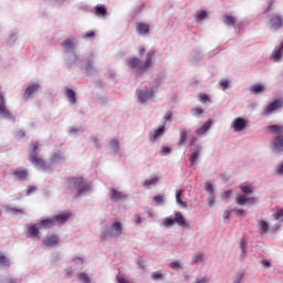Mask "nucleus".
Wrapping results in <instances>:
<instances>
[{
	"instance_id": "f257e3e1",
	"label": "nucleus",
	"mask_w": 283,
	"mask_h": 283,
	"mask_svg": "<svg viewBox=\"0 0 283 283\" xmlns=\"http://www.w3.org/2000/svg\"><path fill=\"white\" fill-rule=\"evenodd\" d=\"M155 59L156 52L149 50L145 56V61H140L138 57H130L127 60V65L130 69L136 70L139 74H145V72L153 67Z\"/></svg>"
},
{
	"instance_id": "f03ea898",
	"label": "nucleus",
	"mask_w": 283,
	"mask_h": 283,
	"mask_svg": "<svg viewBox=\"0 0 283 283\" xmlns=\"http://www.w3.org/2000/svg\"><path fill=\"white\" fill-rule=\"evenodd\" d=\"M64 187L69 191H74L75 189H77L75 198H78L82 195L90 192L92 189L91 185H84L83 177H70L69 179H66Z\"/></svg>"
},
{
	"instance_id": "7ed1b4c3",
	"label": "nucleus",
	"mask_w": 283,
	"mask_h": 283,
	"mask_svg": "<svg viewBox=\"0 0 283 283\" xmlns=\"http://www.w3.org/2000/svg\"><path fill=\"white\" fill-rule=\"evenodd\" d=\"M40 144L38 142L31 143V150L29 151V160L36 168L45 169L46 161L39 154Z\"/></svg>"
},
{
	"instance_id": "20e7f679",
	"label": "nucleus",
	"mask_w": 283,
	"mask_h": 283,
	"mask_svg": "<svg viewBox=\"0 0 283 283\" xmlns=\"http://www.w3.org/2000/svg\"><path fill=\"white\" fill-rule=\"evenodd\" d=\"M269 130L276 134V137H274V149L279 153H283V126L274 124L269 126Z\"/></svg>"
},
{
	"instance_id": "39448f33",
	"label": "nucleus",
	"mask_w": 283,
	"mask_h": 283,
	"mask_svg": "<svg viewBox=\"0 0 283 283\" xmlns=\"http://www.w3.org/2000/svg\"><path fill=\"white\" fill-rule=\"evenodd\" d=\"M136 95L140 104H146L154 98V91L148 87L137 88Z\"/></svg>"
},
{
	"instance_id": "423d86ee",
	"label": "nucleus",
	"mask_w": 283,
	"mask_h": 283,
	"mask_svg": "<svg viewBox=\"0 0 283 283\" xmlns=\"http://www.w3.org/2000/svg\"><path fill=\"white\" fill-rule=\"evenodd\" d=\"M235 203L240 207H243L245 205H255L256 199L255 197H248L247 195H238L235 197Z\"/></svg>"
},
{
	"instance_id": "0eeeda50",
	"label": "nucleus",
	"mask_w": 283,
	"mask_h": 283,
	"mask_svg": "<svg viewBox=\"0 0 283 283\" xmlns=\"http://www.w3.org/2000/svg\"><path fill=\"white\" fill-rule=\"evenodd\" d=\"M0 115L6 119L12 118V114L6 106V99H4V96L2 95V93H0Z\"/></svg>"
},
{
	"instance_id": "6e6552de",
	"label": "nucleus",
	"mask_w": 283,
	"mask_h": 283,
	"mask_svg": "<svg viewBox=\"0 0 283 283\" xmlns=\"http://www.w3.org/2000/svg\"><path fill=\"white\" fill-rule=\"evenodd\" d=\"M270 23H271V28L274 31L280 30L281 28H283V18H282V15H280V14L272 15V18L270 20Z\"/></svg>"
},
{
	"instance_id": "1a4fd4ad",
	"label": "nucleus",
	"mask_w": 283,
	"mask_h": 283,
	"mask_svg": "<svg viewBox=\"0 0 283 283\" xmlns=\"http://www.w3.org/2000/svg\"><path fill=\"white\" fill-rule=\"evenodd\" d=\"M282 107H283V102L281 99H276L265 107L264 115H270L273 112H275L276 109L282 108Z\"/></svg>"
},
{
	"instance_id": "9d476101",
	"label": "nucleus",
	"mask_w": 283,
	"mask_h": 283,
	"mask_svg": "<svg viewBox=\"0 0 283 283\" xmlns=\"http://www.w3.org/2000/svg\"><path fill=\"white\" fill-rule=\"evenodd\" d=\"M40 226L39 224H31L29 228H28V231H27V235L28 238H31V239H40Z\"/></svg>"
},
{
	"instance_id": "9b49d317",
	"label": "nucleus",
	"mask_w": 283,
	"mask_h": 283,
	"mask_svg": "<svg viewBox=\"0 0 283 283\" xmlns=\"http://www.w3.org/2000/svg\"><path fill=\"white\" fill-rule=\"evenodd\" d=\"M60 239L57 237V234H52V237H48L46 239H44V241H42V245L45 248H54L59 244Z\"/></svg>"
},
{
	"instance_id": "f8f14e48",
	"label": "nucleus",
	"mask_w": 283,
	"mask_h": 283,
	"mask_svg": "<svg viewBox=\"0 0 283 283\" xmlns=\"http://www.w3.org/2000/svg\"><path fill=\"white\" fill-rule=\"evenodd\" d=\"M11 175L18 180H25L29 176V172L27 169L17 168L11 170Z\"/></svg>"
},
{
	"instance_id": "ddd939ff",
	"label": "nucleus",
	"mask_w": 283,
	"mask_h": 283,
	"mask_svg": "<svg viewBox=\"0 0 283 283\" xmlns=\"http://www.w3.org/2000/svg\"><path fill=\"white\" fill-rule=\"evenodd\" d=\"M111 230L114 238H120V235H123V223H120V221L113 222Z\"/></svg>"
},
{
	"instance_id": "4468645a",
	"label": "nucleus",
	"mask_w": 283,
	"mask_h": 283,
	"mask_svg": "<svg viewBox=\"0 0 283 283\" xmlns=\"http://www.w3.org/2000/svg\"><path fill=\"white\" fill-rule=\"evenodd\" d=\"M71 217V213L70 212H64V213H60V214H56V216H53V220H55V224H64Z\"/></svg>"
},
{
	"instance_id": "2eb2a0df",
	"label": "nucleus",
	"mask_w": 283,
	"mask_h": 283,
	"mask_svg": "<svg viewBox=\"0 0 283 283\" xmlns=\"http://www.w3.org/2000/svg\"><path fill=\"white\" fill-rule=\"evenodd\" d=\"M245 127H247V119H244L243 117L235 118L234 124H233L234 132H241Z\"/></svg>"
},
{
	"instance_id": "dca6fc26",
	"label": "nucleus",
	"mask_w": 283,
	"mask_h": 283,
	"mask_svg": "<svg viewBox=\"0 0 283 283\" xmlns=\"http://www.w3.org/2000/svg\"><path fill=\"white\" fill-rule=\"evenodd\" d=\"M212 124H213L212 119L207 120V122L201 126V128H198V129L196 130V135H197V136H202V135H205V134L212 127Z\"/></svg>"
},
{
	"instance_id": "f3484780",
	"label": "nucleus",
	"mask_w": 283,
	"mask_h": 283,
	"mask_svg": "<svg viewBox=\"0 0 283 283\" xmlns=\"http://www.w3.org/2000/svg\"><path fill=\"white\" fill-rule=\"evenodd\" d=\"M54 226H55V219H53V217L49 219H43L39 223L40 229H51Z\"/></svg>"
},
{
	"instance_id": "a211bd4d",
	"label": "nucleus",
	"mask_w": 283,
	"mask_h": 283,
	"mask_svg": "<svg viewBox=\"0 0 283 283\" xmlns=\"http://www.w3.org/2000/svg\"><path fill=\"white\" fill-rule=\"evenodd\" d=\"M149 24H145L144 22H139L136 24V32L139 35H146L147 33H149Z\"/></svg>"
},
{
	"instance_id": "6ab92c4d",
	"label": "nucleus",
	"mask_w": 283,
	"mask_h": 283,
	"mask_svg": "<svg viewBox=\"0 0 283 283\" xmlns=\"http://www.w3.org/2000/svg\"><path fill=\"white\" fill-rule=\"evenodd\" d=\"M165 132H166L165 126H160L159 128H157V130H155L154 135H153V133H150V135H149L150 142L155 143L158 138L164 136Z\"/></svg>"
},
{
	"instance_id": "aec40b11",
	"label": "nucleus",
	"mask_w": 283,
	"mask_h": 283,
	"mask_svg": "<svg viewBox=\"0 0 283 283\" xmlns=\"http://www.w3.org/2000/svg\"><path fill=\"white\" fill-rule=\"evenodd\" d=\"M188 142V133L186 128H180L179 130V140L177 143L178 146H186Z\"/></svg>"
},
{
	"instance_id": "412c9836",
	"label": "nucleus",
	"mask_w": 283,
	"mask_h": 283,
	"mask_svg": "<svg viewBox=\"0 0 283 283\" xmlns=\"http://www.w3.org/2000/svg\"><path fill=\"white\" fill-rule=\"evenodd\" d=\"M111 199L113 201H122V200H126L127 199V195H125L124 192H120L116 189H112V196Z\"/></svg>"
},
{
	"instance_id": "4be33fe9",
	"label": "nucleus",
	"mask_w": 283,
	"mask_h": 283,
	"mask_svg": "<svg viewBox=\"0 0 283 283\" xmlns=\"http://www.w3.org/2000/svg\"><path fill=\"white\" fill-rule=\"evenodd\" d=\"M40 88V84H32L25 90V98L29 99L33 94L38 93Z\"/></svg>"
},
{
	"instance_id": "5701e85b",
	"label": "nucleus",
	"mask_w": 283,
	"mask_h": 283,
	"mask_svg": "<svg viewBox=\"0 0 283 283\" xmlns=\"http://www.w3.org/2000/svg\"><path fill=\"white\" fill-rule=\"evenodd\" d=\"M182 193H184L182 190H176V192H175L176 203H177L178 206H180L181 208L187 209V208H188L187 202H185V201L181 199Z\"/></svg>"
},
{
	"instance_id": "b1692460",
	"label": "nucleus",
	"mask_w": 283,
	"mask_h": 283,
	"mask_svg": "<svg viewBox=\"0 0 283 283\" xmlns=\"http://www.w3.org/2000/svg\"><path fill=\"white\" fill-rule=\"evenodd\" d=\"M175 223H177L179 227H188V222L186 221L181 212L175 213Z\"/></svg>"
},
{
	"instance_id": "393cba45",
	"label": "nucleus",
	"mask_w": 283,
	"mask_h": 283,
	"mask_svg": "<svg viewBox=\"0 0 283 283\" xmlns=\"http://www.w3.org/2000/svg\"><path fill=\"white\" fill-rule=\"evenodd\" d=\"M223 23L227 27H234L237 23V18H233V15L230 14H223Z\"/></svg>"
},
{
	"instance_id": "a878e982",
	"label": "nucleus",
	"mask_w": 283,
	"mask_h": 283,
	"mask_svg": "<svg viewBox=\"0 0 283 283\" xmlns=\"http://www.w3.org/2000/svg\"><path fill=\"white\" fill-rule=\"evenodd\" d=\"M107 12H108L107 8L105 6H103V4H98V6L95 7V14L97 17L106 18Z\"/></svg>"
},
{
	"instance_id": "bb28decb",
	"label": "nucleus",
	"mask_w": 283,
	"mask_h": 283,
	"mask_svg": "<svg viewBox=\"0 0 283 283\" xmlns=\"http://www.w3.org/2000/svg\"><path fill=\"white\" fill-rule=\"evenodd\" d=\"M66 97H69V103L75 105L77 102L76 93L72 88H66Z\"/></svg>"
},
{
	"instance_id": "cd10ccee",
	"label": "nucleus",
	"mask_w": 283,
	"mask_h": 283,
	"mask_svg": "<svg viewBox=\"0 0 283 283\" xmlns=\"http://www.w3.org/2000/svg\"><path fill=\"white\" fill-rule=\"evenodd\" d=\"M113 238H115V237H114V233L111 229L103 230L99 234V239L102 241H106V240L113 239Z\"/></svg>"
},
{
	"instance_id": "c85d7f7f",
	"label": "nucleus",
	"mask_w": 283,
	"mask_h": 283,
	"mask_svg": "<svg viewBox=\"0 0 283 283\" xmlns=\"http://www.w3.org/2000/svg\"><path fill=\"white\" fill-rule=\"evenodd\" d=\"M240 189L244 196H250L253 193V187L248 185L247 182L241 184Z\"/></svg>"
},
{
	"instance_id": "c756f323",
	"label": "nucleus",
	"mask_w": 283,
	"mask_h": 283,
	"mask_svg": "<svg viewBox=\"0 0 283 283\" xmlns=\"http://www.w3.org/2000/svg\"><path fill=\"white\" fill-rule=\"evenodd\" d=\"M283 55V41L281 43V46H279V50H274V53H272V59H274V62H279L280 59Z\"/></svg>"
},
{
	"instance_id": "7c9ffc66",
	"label": "nucleus",
	"mask_w": 283,
	"mask_h": 283,
	"mask_svg": "<svg viewBox=\"0 0 283 283\" xmlns=\"http://www.w3.org/2000/svg\"><path fill=\"white\" fill-rule=\"evenodd\" d=\"M158 182H159V178L155 177L151 179H146L143 185L144 187H146V189H150L151 185H158Z\"/></svg>"
},
{
	"instance_id": "2f4dec72",
	"label": "nucleus",
	"mask_w": 283,
	"mask_h": 283,
	"mask_svg": "<svg viewBox=\"0 0 283 283\" xmlns=\"http://www.w3.org/2000/svg\"><path fill=\"white\" fill-rule=\"evenodd\" d=\"M166 273L163 270L156 271L151 274V280L160 281L165 277Z\"/></svg>"
},
{
	"instance_id": "473e14b6",
	"label": "nucleus",
	"mask_w": 283,
	"mask_h": 283,
	"mask_svg": "<svg viewBox=\"0 0 283 283\" xmlns=\"http://www.w3.org/2000/svg\"><path fill=\"white\" fill-rule=\"evenodd\" d=\"M62 48L67 49V50L74 49V48H75V45H74V40L66 39V41H64V42L62 43Z\"/></svg>"
},
{
	"instance_id": "72a5a7b5",
	"label": "nucleus",
	"mask_w": 283,
	"mask_h": 283,
	"mask_svg": "<svg viewBox=\"0 0 283 283\" xmlns=\"http://www.w3.org/2000/svg\"><path fill=\"white\" fill-rule=\"evenodd\" d=\"M263 91H264V86L262 84H255L251 88V93L253 94H260V93H263Z\"/></svg>"
},
{
	"instance_id": "f704fd0d",
	"label": "nucleus",
	"mask_w": 283,
	"mask_h": 283,
	"mask_svg": "<svg viewBox=\"0 0 283 283\" xmlns=\"http://www.w3.org/2000/svg\"><path fill=\"white\" fill-rule=\"evenodd\" d=\"M0 265L10 266V259L2 253H0Z\"/></svg>"
},
{
	"instance_id": "c9c22d12",
	"label": "nucleus",
	"mask_w": 283,
	"mask_h": 283,
	"mask_svg": "<svg viewBox=\"0 0 283 283\" xmlns=\"http://www.w3.org/2000/svg\"><path fill=\"white\" fill-rule=\"evenodd\" d=\"M205 189L209 196L214 195L213 185L210 181L205 182Z\"/></svg>"
},
{
	"instance_id": "e433bc0d",
	"label": "nucleus",
	"mask_w": 283,
	"mask_h": 283,
	"mask_svg": "<svg viewBox=\"0 0 283 283\" xmlns=\"http://www.w3.org/2000/svg\"><path fill=\"white\" fill-rule=\"evenodd\" d=\"M199 102H200L201 104H207V102L211 103V98H210V96H209L208 94L201 93V94L199 95Z\"/></svg>"
},
{
	"instance_id": "4c0bfd02",
	"label": "nucleus",
	"mask_w": 283,
	"mask_h": 283,
	"mask_svg": "<svg viewBox=\"0 0 283 283\" xmlns=\"http://www.w3.org/2000/svg\"><path fill=\"white\" fill-rule=\"evenodd\" d=\"M77 279L82 282V283H91V279L86 273H81L77 275Z\"/></svg>"
},
{
	"instance_id": "58836bf2",
	"label": "nucleus",
	"mask_w": 283,
	"mask_h": 283,
	"mask_svg": "<svg viewBox=\"0 0 283 283\" xmlns=\"http://www.w3.org/2000/svg\"><path fill=\"white\" fill-rule=\"evenodd\" d=\"M191 113L195 117H200L205 113V109L202 107H196L191 109Z\"/></svg>"
},
{
	"instance_id": "ea45409f",
	"label": "nucleus",
	"mask_w": 283,
	"mask_h": 283,
	"mask_svg": "<svg viewBox=\"0 0 283 283\" xmlns=\"http://www.w3.org/2000/svg\"><path fill=\"white\" fill-rule=\"evenodd\" d=\"M274 220L283 222V209L276 210V212L274 213Z\"/></svg>"
},
{
	"instance_id": "a19ab883",
	"label": "nucleus",
	"mask_w": 283,
	"mask_h": 283,
	"mask_svg": "<svg viewBox=\"0 0 283 283\" xmlns=\"http://www.w3.org/2000/svg\"><path fill=\"white\" fill-rule=\"evenodd\" d=\"M200 156V149L193 151L189 158L191 164H195Z\"/></svg>"
},
{
	"instance_id": "79ce46f5",
	"label": "nucleus",
	"mask_w": 283,
	"mask_h": 283,
	"mask_svg": "<svg viewBox=\"0 0 283 283\" xmlns=\"http://www.w3.org/2000/svg\"><path fill=\"white\" fill-rule=\"evenodd\" d=\"M269 231V223L265 220L261 221V234H265Z\"/></svg>"
},
{
	"instance_id": "37998d69",
	"label": "nucleus",
	"mask_w": 283,
	"mask_h": 283,
	"mask_svg": "<svg viewBox=\"0 0 283 283\" xmlns=\"http://www.w3.org/2000/svg\"><path fill=\"white\" fill-rule=\"evenodd\" d=\"M176 223V219H172V218H165V227L166 228H170L172 227L174 224Z\"/></svg>"
},
{
	"instance_id": "c03bdc74",
	"label": "nucleus",
	"mask_w": 283,
	"mask_h": 283,
	"mask_svg": "<svg viewBox=\"0 0 283 283\" xmlns=\"http://www.w3.org/2000/svg\"><path fill=\"white\" fill-rule=\"evenodd\" d=\"M36 189L38 188L35 186H28V188L25 190L27 197H30L31 195L35 193Z\"/></svg>"
},
{
	"instance_id": "a18cd8bd",
	"label": "nucleus",
	"mask_w": 283,
	"mask_h": 283,
	"mask_svg": "<svg viewBox=\"0 0 283 283\" xmlns=\"http://www.w3.org/2000/svg\"><path fill=\"white\" fill-rule=\"evenodd\" d=\"M208 18V12L206 10H201L197 12V19L198 20H205Z\"/></svg>"
},
{
	"instance_id": "49530a36",
	"label": "nucleus",
	"mask_w": 283,
	"mask_h": 283,
	"mask_svg": "<svg viewBox=\"0 0 283 283\" xmlns=\"http://www.w3.org/2000/svg\"><path fill=\"white\" fill-rule=\"evenodd\" d=\"M214 205H216V195H209V197H208V206L210 208H212V207H214Z\"/></svg>"
},
{
	"instance_id": "de8ad7c7",
	"label": "nucleus",
	"mask_w": 283,
	"mask_h": 283,
	"mask_svg": "<svg viewBox=\"0 0 283 283\" xmlns=\"http://www.w3.org/2000/svg\"><path fill=\"white\" fill-rule=\"evenodd\" d=\"M111 148H112L114 151H117V150L120 148V143H118V140H113V142H111Z\"/></svg>"
},
{
	"instance_id": "09e8293b",
	"label": "nucleus",
	"mask_w": 283,
	"mask_h": 283,
	"mask_svg": "<svg viewBox=\"0 0 283 283\" xmlns=\"http://www.w3.org/2000/svg\"><path fill=\"white\" fill-rule=\"evenodd\" d=\"M62 159V155L61 154H54L52 157H51V163L52 164H55L57 163L59 160Z\"/></svg>"
},
{
	"instance_id": "8fccbe9b",
	"label": "nucleus",
	"mask_w": 283,
	"mask_h": 283,
	"mask_svg": "<svg viewBox=\"0 0 283 283\" xmlns=\"http://www.w3.org/2000/svg\"><path fill=\"white\" fill-rule=\"evenodd\" d=\"M170 268H172V270H181L182 269L180 262L170 263Z\"/></svg>"
},
{
	"instance_id": "3c124183",
	"label": "nucleus",
	"mask_w": 283,
	"mask_h": 283,
	"mask_svg": "<svg viewBox=\"0 0 283 283\" xmlns=\"http://www.w3.org/2000/svg\"><path fill=\"white\" fill-rule=\"evenodd\" d=\"M220 86L223 87V91L229 90V80L221 81Z\"/></svg>"
},
{
	"instance_id": "603ef678",
	"label": "nucleus",
	"mask_w": 283,
	"mask_h": 283,
	"mask_svg": "<svg viewBox=\"0 0 283 283\" xmlns=\"http://www.w3.org/2000/svg\"><path fill=\"white\" fill-rule=\"evenodd\" d=\"M10 211L13 213V214H23L24 211L23 209H18V208H10Z\"/></svg>"
},
{
	"instance_id": "864d4df0",
	"label": "nucleus",
	"mask_w": 283,
	"mask_h": 283,
	"mask_svg": "<svg viewBox=\"0 0 283 283\" xmlns=\"http://www.w3.org/2000/svg\"><path fill=\"white\" fill-rule=\"evenodd\" d=\"M164 119L166 122H171L172 120V113L170 111L166 112Z\"/></svg>"
},
{
	"instance_id": "5fc2aeb1",
	"label": "nucleus",
	"mask_w": 283,
	"mask_h": 283,
	"mask_svg": "<svg viewBox=\"0 0 283 283\" xmlns=\"http://www.w3.org/2000/svg\"><path fill=\"white\" fill-rule=\"evenodd\" d=\"M134 223H135L136 226H138V224L142 223V217H140V214L136 213V214L134 216Z\"/></svg>"
},
{
	"instance_id": "6e6d98bb",
	"label": "nucleus",
	"mask_w": 283,
	"mask_h": 283,
	"mask_svg": "<svg viewBox=\"0 0 283 283\" xmlns=\"http://www.w3.org/2000/svg\"><path fill=\"white\" fill-rule=\"evenodd\" d=\"M192 262H193V263L203 262V255H195V256L192 258Z\"/></svg>"
},
{
	"instance_id": "4d7b16f0",
	"label": "nucleus",
	"mask_w": 283,
	"mask_h": 283,
	"mask_svg": "<svg viewBox=\"0 0 283 283\" xmlns=\"http://www.w3.org/2000/svg\"><path fill=\"white\" fill-rule=\"evenodd\" d=\"M245 247H247V242L244 241V239H242V240L240 241V249H241L242 253L245 252Z\"/></svg>"
},
{
	"instance_id": "13d9d810",
	"label": "nucleus",
	"mask_w": 283,
	"mask_h": 283,
	"mask_svg": "<svg viewBox=\"0 0 283 283\" xmlns=\"http://www.w3.org/2000/svg\"><path fill=\"white\" fill-rule=\"evenodd\" d=\"M277 175H283V164L280 166H276V169L274 170Z\"/></svg>"
},
{
	"instance_id": "bf43d9fd",
	"label": "nucleus",
	"mask_w": 283,
	"mask_h": 283,
	"mask_svg": "<svg viewBox=\"0 0 283 283\" xmlns=\"http://www.w3.org/2000/svg\"><path fill=\"white\" fill-rule=\"evenodd\" d=\"M193 283H209V279L208 277H203L201 280L196 279Z\"/></svg>"
},
{
	"instance_id": "052dcab7",
	"label": "nucleus",
	"mask_w": 283,
	"mask_h": 283,
	"mask_svg": "<svg viewBox=\"0 0 283 283\" xmlns=\"http://www.w3.org/2000/svg\"><path fill=\"white\" fill-rule=\"evenodd\" d=\"M171 153V149L169 147H164L161 154L165 156H168Z\"/></svg>"
},
{
	"instance_id": "680f3d73",
	"label": "nucleus",
	"mask_w": 283,
	"mask_h": 283,
	"mask_svg": "<svg viewBox=\"0 0 283 283\" xmlns=\"http://www.w3.org/2000/svg\"><path fill=\"white\" fill-rule=\"evenodd\" d=\"M93 36H95V32L94 31H88V32L85 33L84 39H90V38H93Z\"/></svg>"
},
{
	"instance_id": "e2e57ef3",
	"label": "nucleus",
	"mask_w": 283,
	"mask_h": 283,
	"mask_svg": "<svg viewBox=\"0 0 283 283\" xmlns=\"http://www.w3.org/2000/svg\"><path fill=\"white\" fill-rule=\"evenodd\" d=\"M154 200H155V202H157V203H163V202H164V196H156V197L154 198Z\"/></svg>"
},
{
	"instance_id": "0e129e2a",
	"label": "nucleus",
	"mask_w": 283,
	"mask_h": 283,
	"mask_svg": "<svg viewBox=\"0 0 283 283\" xmlns=\"http://www.w3.org/2000/svg\"><path fill=\"white\" fill-rule=\"evenodd\" d=\"M230 214H231V211H229V210L223 211V220L224 221L229 220Z\"/></svg>"
},
{
	"instance_id": "69168bd1",
	"label": "nucleus",
	"mask_w": 283,
	"mask_h": 283,
	"mask_svg": "<svg viewBox=\"0 0 283 283\" xmlns=\"http://www.w3.org/2000/svg\"><path fill=\"white\" fill-rule=\"evenodd\" d=\"M243 277H244V274H243V273H240V274L238 275V279H237L233 283H241L242 280H243Z\"/></svg>"
},
{
	"instance_id": "338daca9",
	"label": "nucleus",
	"mask_w": 283,
	"mask_h": 283,
	"mask_svg": "<svg viewBox=\"0 0 283 283\" xmlns=\"http://www.w3.org/2000/svg\"><path fill=\"white\" fill-rule=\"evenodd\" d=\"M118 283H130L129 281L125 280L123 276H117Z\"/></svg>"
},
{
	"instance_id": "774afa93",
	"label": "nucleus",
	"mask_w": 283,
	"mask_h": 283,
	"mask_svg": "<svg viewBox=\"0 0 283 283\" xmlns=\"http://www.w3.org/2000/svg\"><path fill=\"white\" fill-rule=\"evenodd\" d=\"M2 283H17V281L12 280L11 277H7L2 281Z\"/></svg>"
}]
</instances>
